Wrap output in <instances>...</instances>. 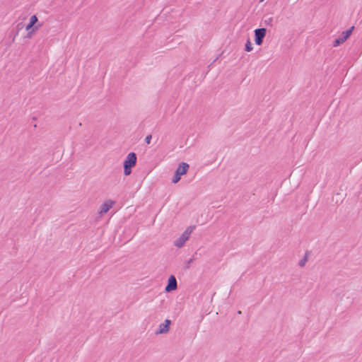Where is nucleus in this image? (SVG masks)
Segmentation results:
<instances>
[{
	"instance_id": "1",
	"label": "nucleus",
	"mask_w": 362,
	"mask_h": 362,
	"mask_svg": "<svg viewBox=\"0 0 362 362\" xmlns=\"http://www.w3.org/2000/svg\"><path fill=\"white\" fill-rule=\"evenodd\" d=\"M189 169V165L186 163H182L179 165L177 170H175V175L172 179V182L175 184L177 183L181 176L185 175Z\"/></svg>"
},
{
	"instance_id": "2",
	"label": "nucleus",
	"mask_w": 362,
	"mask_h": 362,
	"mask_svg": "<svg viewBox=\"0 0 362 362\" xmlns=\"http://www.w3.org/2000/svg\"><path fill=\"white\" fill-rule=\"evenodd\" d=\"M194 227H188L182 235L174 241V245L177 247H182L186 241L189 238L190 234L192 233Z\"/></svg>"
},
{
	"instance_id": "3",
	"label": "nucleus",
	"mask_w": 362,
	"mask_h": 362,
	"mask_svg": "<svg viewBox=\"0 0 362 362\" xmlns=\"http://www.w3.org/2000/svg\"><path fill=\"white\" fill-rule=\"evenodd\" d=\"M353 29H354V27H351L350 29L342 32L341 35L339 37L336 38L334 40V41L333 42V46L337 47V46L340 45L341 44H342L343 42H344L351 35Z\"/></svg>"
},
{
	"instance_id": "4",
	"label": "nucleus",
	"mask_w": 362,
	"mask_h": 362,
	"mask_svg": "<svg viewBox=\"0 0 362 362\" xmlns=\"http://www.w3.org/2000/svg\"><path fill=\"white\" fill-rule=\"evenodd\" d=\"M267 33L266 28H257L255 30V41L257 45H261L263 42V39Z\"/></svg>"
},
{
	"instance_id": "5",
	"label": "nucleus",
	"mask_w": 362,
	"mask_h": 362,
	"mask_svg": "<svg viewBox=\"0 0 362 362\" xmlns=\"http://www.w3.org/2000/svg\"><path fill=\"white\" fill-rule=\"evenodd\" d=\"M170 324L171 321L170 320H165L163 323L159 325L158 329L155 332L156 334L158 335L168 333L170 329Z\"/></svg>"
},
{
	"instance_id": "6",
	"label": "nucleus",
	"mask_w": 362,
	"mask_h": 362,
	"mask_svg": "<svg viewBox=\"0 0 362 362\" xmlns=\"http://www.w3.org/2000/svg\"><path fill=\"white\" fill-rule=\"evenodd\" d=\"M37 22V18L35 15H33L30 18L29 23L26 25L25 30L29 32L28 37L31 36V33L39 28L40 26H35L33 28L34 25Z\"/></svg>"
},
{
	"instance_id": "7",
	"label": "nucleus",
	"mask_w": 362,
	"mask_h": 362,
	"mask_svg": "<svg viewBox=\"0 0 362 362\" xmlns=\"http://www.w3.org/2000/svg\"><path fill=\"white\" fill-rule=\"evenodd\" d=\"M115 204V202L110 199L106 200L100 207V210L98 211L100 216L106 214Z\"/></svg>"
},
{
	"instance_id": "8",
	"label": "nucleus",
	"mask_w": 362,
	"mask_h": 362,
	"mask_svg": "<svg viewBox=\"0 0 362 362\" xmlns=\"http://www.w3.org/2000/svg\"><path fill=\"white\" fill-rule=\"evenodd\" d=\"M136 163V156L134 153H129L124 161V166L134 167Z\"/></svg>"
},
{
	"instance_id": "9",
	"label": "nucleus",
	"mask_w": 362,
	"mask_h": 362,
	"mask_svg": "<svg viewBox=\"0 0 362 362\" xmlns=\"http://www.w3.org/2000/svg\"><path fill=\"white\" fill-rule=\"evenodd\" d=\"M177 281L174 276H170L168 279V284L166 286L165 291L166 292H170L172 291H174L177 288Z\"/></svg>"
},
{
	"instance_id": "10",
	"label": "nucleus",
	"mask_w": 362,
	"mask_h": 362,
	"mask_svg": "<svg viewBox=\"0 0 362 362\" xmlns=\"http://www.w3.org/2000/svg\"><path fill=\"white\" fill-rule=\"evenodd\" d=\"M273 23V18L272 17H268L265 18L264 19V23L267 25H272Z\"/></svg>"
},
{
	"instance_id": "11",
	"label": "nucleus",
	"mask_w": 362,
	"mask_h": 362,
	"mask_svg": "<svg viewBox=\"0 0 362 362\" xmlns=\"http://www.w3.org/2000/svg\"><path fill=\"white\" fill-rule=\"evenodd\" d=\"M253 49V47L252 43L250 40H247V42L245 44V50L247 52H251Z\"/></svg>"
},
{
	"instance_id": "12",
	"label": "nucleus",
	"mask_w": 362,
	"mask_h": 362,
	"mask_svg": "<svg viewBox=\"0 0 362 362\" xmlns=\"http://www.w3.org/2000/svg\"><path fill=\"white\" fill-rule=\"evenodd\" d=\"M132 168L128 166H124V173L125 175H129L132 173Z\"/></svg>"
},
{
	"instance_id": "13",
	"label": "nucleus",
	"mask_w": 362,
	"mask_h": 362,
	"mask_svg": "<svg viewBox=\"0 0 362 362\" xmlns=\"http://www.w3.org/2000/svg\"><path fill=\"white\" fill-rule=\"evenodd\" d=\"M151 139H152V136L151 135H148L146 136V139H145V141L147 144H149L151 143Z\"/></svg>"
},
{
	"instance_id": "14",
	"label": "nucleus",
	"mask_w": 362,
	"mask_h": 362,
	"mask_svg": "<svg viewBox=\"0 0 362 362\" xmlns=\"http://www.w3.org/2000/svg\"><path fill=\"white\" fill-rule=\"evenodd\" d=\"M300 266H303V265L304 264L303 262H301L300 263Z\"/></svg>"
},
{
	"instance_id": "15",
	"label": "nucleus",
	"mask_w": 362,
	"mask_h": 362,
	"mask_svg": "<svg viewBox=\"0 0 362 362\" xmlns=\"http://www.w3.org/2000/svg\"><path fill=\"white\" fill-rule=\"evenodd\" d=\"M264 1V0H260L259 1H260V2H263Z\"/></svg>"
}]
</instances>
